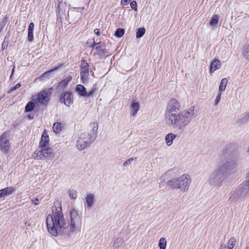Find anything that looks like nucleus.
Segmentation results:
<instances>
[{"instance_id":"nucleus-4","label":"nucleus","mask_w":249,"mask_h":249,"mask_svg":"<svg viewBox=\"0 0 249 249\" xmlns=\"http://www.w3.org/2000/svg\"><path fill=\"white\" fill-rule=\"evenodd\" d=\"M191 182V179L190 176L183 174L177 179L168 181L167 184L173 188L179 189L183 192H185L188 190Z\"/></svg>"},{"instance_id":"nucleus-25","label":"nucleus","mask_w":249,"mask_h":249,"mask_svg":"<svg viewBox=\"0 0 249 249\" xmlns=\"http://www.w3.org/2000/svg\"><path fill=\"white\" fill-rule=\"evenodd\" d=\"M236 243V240L234 237L231 238L228 243V249H232Z\"/></svg>"},{"instance_id":"nucleus-9","label":"nucleus","mask_w":249,"mask_h":249,"mask_svg":"<svg viewBox=\"0 0 249 249\" xmlns=\"http://www.w3.org/2000/svg\"><path fill=\"white\" fill-rule=\"evenodd\" d=\"M49 93L47 90H42L40 91L37 97L38 102L42 105H45L49 100Z\"/></svg>"},{"instance_id":"nucleus-11","label":"nucleus","mask_w":249,"mask_h":249,"mask_svg":"<svg viewBox=\"0 0 249 249\" xmlns=\"http://www.w3.org/2000/svg\"><path fill=\"white\" fill-rule=\"evenodd\" d=\"M80 67V76L81 79H83L86 76V74L89 73V64L85 61H83L81 63Z\"/></svg>"},{"instance_id":"nucleus-20","label":"nucleus","mask_w":249,"mask_h":249,"mask_svg":"<svg viewBox=\"0 0 249 249\" xmlns=\"http://www.w3.org/2000/svg\"><path fill=\"white\" fill-rule=\"evenodd\" d=\"M176 136L173 133H169L165 136V141L168 146H170L173 143V141L175 139Z\"/></svg>"},{"instance_id":"nucleus-48","label":"nucleus","mask_w":249,"mask_h":249,"mask_svg":"<svg viewBox=\"0 0 249 249\" xmlns=\"http://www.w3.org/2000/svg\"><path fill=\"white\" fill-rule=\"evenodd\" d=\"M246 249H249V246L247 247Z\"/></svg>"},{"instance_id":"nucleus-18","label":"nucleus","mask_w":249,"mask_h":249,"mask_svg":"<svg viewBox=\"0 0 249 249\" xmlns=\"http://www.w3.org/2000/svg\"><path fill=\"white\" fill-rule=\"evenodd\" d=\"M89 146L87 144V142H84L80 137L78 138L76 142V147L79 150L82 151Z\"/></svg>"},{"instance_id":"nucleus-31","label":"nucleus","mask_w":249,"mask_h":249,"mask_svg":"<svg viewBox=\"0 0 249 249\" xmlns=\"http://www.w3.org/2000/svg\"><path fill=\"white\" fill-rule=\"evenodd\" d=\"M124 33V30L123 29L118 28L115 33V36L118 37H122Z\"/></svg>"},{"instance_id":"nucleus-34","label":"nucleus","mask_w":249,"mask_h":249,"mask_svg":"<svg viewBox=\"0 0 249 249\" xmlns=\"http://www.w3.org/2000/svg\"><path fill=\"white\" fill-rule=\"evenodd\" d=\"M131 8L135 11H137V4L136 1L133 0L130 3Z\"/></svg>"},{"instance_id":"nucleus-36","label":"nucleus","mask_w":249,"mask_h":249,"mask_svg":"<svg viewBox=\"0 0 249 249\" xmlns=\"http://www.w3.org/2000/svg\"><path fill=\"white\" fill-rule=\"evenodd\" d=\"M221 92H218V95L216 96V98L214 100L215 105H217L221 100Z\"/></svg>"},{"instance_id":"nucleus-13","label":"nucleus","mask_w":249,"mask_h":249,"mask_svg":"<svg viewBox=\"0 0 249 249\" xmlns=\"http://www.w3.org/2000/svg\"><path fill=\"white\" fill-rule=\"evenodd\" d=\"M220 66L221 62L217 59H214L211 63L210 72L212 73L215 70L219 69Z\"/></svg>"},{"instance_id":"nucleus-44","label":"nucleus","mask_w":249,"mask_h":249,"mask_svg":"<svg viewBox=\"0 0 249 249\" xmlns=\"http://www.w3.org/2000/svg\"><path fill=\"white\" fill-rule=\"evenodd\" d=\"M14 69H15V66L14 67V68H13V70H12L11 75H12V74L13 73V72H14Z\"/></svg>"},{"instance_id":"nucleus-47","label":"nucleus","mask_w":249,"mask_h":249,"mask_svg":"<svg viewBox=\"0 0 249 249\" xmlns=\"http://www.w3.org/2000/svg\"><path fill=\"white\" fill-rule=\"evenodd\" d=\"M56 69H57V68H55V69H53L51 71H54V70H55Z\"/></svg>"},{"instance_id":"nucleus-7","label":"nucleus","mask_w":249,"mask_h":249,"mask_svg":"<svg viewBox=\"0 0 249 249\" xmlns=\"http://www.w3.org/2000/svg\"><path fill=\"white\" fill-rule=\"evenodd\" d=\"M10 147V144L6 134H2L0 137V150L2 153H7Z\"/></svg>"},{"instance_id":"nucleus-38","label":"nucleus","mask_w":249,"mask_h":249,"mask_svg":"<svg viewBox=\"0 0 249 249\" xmlns=\"http://www.w3.org/2000/svg\"><path fill=\"white\" fill-rule=\"evenodd\" d=\"M167 174H164L162 176H161V177H160V181L163 183L165 180L167 178Z\"/></svg>"},{"instance_id":"nucleus-22","label":"nucleus","mask_w":249,"mask_h":249,"mask_svg":"<svg viewBox=\"0 0 249 249\" xmlns=\"http://www.w3.org/2000/svg\"><path fill=\"white\" fill-rule=\"evenodd\" d=\"M63 125L59 122L54 123L53 126V129L55 133H59L62 129Z\"/></svg>"},{"instance_id":"nucleus-27","label":"nucleus","mask_w":249,"mask_h":249,"mask_svg":"<svg viewBox=\"0 0 249 249\" xmlns=\"http://www.w3.org/2000/svg\"><path fill=\"white\" fill-rule=\"evenodd\" d=\"M69 195L71 199H75L77 197V192L74 190H70L69 191Z\"/></svg>"},{"instance_id":"nucleus-15","label":"nucleus","mask_w":249,"mask_h":249,"mask_svg":"<svg viewBox=\"0 0 249 249\" xmlns=\"http://www.w3.org/2000/svg\"><path fill=\"white\" fill-rule=\"evenodd\" d=\"M72 77L71 76H68L64 79L62 80L58 83L57 89L61 90L64 89L67 87L69 82L71 80Z\"/></svg>"},{"instance_id":"nucleus-32","label":"nucleus","mask_w":249,"mask_h":249,"mask_svg":"<svg viewBox=\"0 0 249 249\" xmlns=\"http://www.w3.org/2000/svg\"><path fill=\"white\" fill-rule=\"evenodd\" d=\"M50 148L49 145V142H45L40 141L39 142V145L38 148Z\"/></svg>"},{"instance_id":"nucleus-40","label":"nucleus","mask_w":249,"mask_h":249,"mask_svg":"<svg viewBox=\"0 0 249 249\" xmlns=\"http://www.w3.org/2000/svg\"><path fill=\"white\" fill-rule=\"evenodd\" d=\"M130 0H122L121 1V3L123 5H126L127 4V3Z\"/></svg>"},{"instance_id":"nucleus-42","label":"nucleus","mask_w":249,"mask_h":249,"mask_svg":"<svg viewBox=\"0 0 249 249\" xmlns=\"http://www.w3.org/2000/svg\"><path fill=\"white\" fill-rule=\"evenodd\" d=\"M219 249H227V248L225 245H222Z\"/></svg>"},{"instance_id":"nucleus-37","label":"nucleus","mask_w":249,"mask_h":249,"mask_svg":"<svg viewBox=\"0 0 249 249\" xmlns=\"http://www.w3.org/2000/svg\"><path fill=\"white\" fill-rule=\"evenodd\" d=\"M21 85L20 83L17 84L14 87H12L10 89L9 92H12L17 89H18L19 87H20Z\"/></svg>"},{"instance_id":"nucleus-35","label":"nucleus","mask_w":249,"mask_h":249,"mask_svg":"<svg viewBox=\"0 0 249 249\" xmlns=\"http://www.w3.org/2000/svg\"><path fill=\"white\" fill-rule=\"evenodd\" d=\"M40 141L45 142H49V136L48 135H46L45 133V134H43L42 135V137H41Z\"/></svg>"},{"instance_id":"nucleus-28","label":"nucleus","mask_w":249,"mask_h":249,"mask_svg":"<svg viewBox=\"0 0 249 249\" xmlns=\"http://www.w3.org/2000/svg\"><path fill=\"white\" fill-rule=\"evenodd\" d=\"M35 107V104L32 102H29L25 107V111L30 112L33 110Z\"/></svg>"},{"instance_id":"nucleus-17","label":"nucleus","mask_w":249,"mask_h":249,"mask_svg":"<svg viewBox=\"0 0 249 249\" xmlns=\"http://www.w3.org/2000/svg\"><path fill=\"white\" fill-rule=\"evenodd\" d=\"M35 28V24L33 22L30 23L28 29V40L29 42H32L34 40V30Z\"/></svg>"},{"instance_id":"nucleus-12","label":"nucleus","mask_w":249,"mask_h":249,"mask_svg":"<svg viewBox=\"0 0 249 249\" xmlns=\"http://www.w3.org/2000/svg\"><path fill=\"white\" fill-rule=\"evenodd\" d=\"M15 191L13 187H6L0 190V197H3L11 195Z\"/></svg>"},{"instance_id":"nucleus-26","label":"nucleus","mask_w":249,"mask_h":249,"mask_svg":"<svg viewBox=\"0 0 249 249\" xmlns=\"http://www.w3.org/2000/svg\"><path fill=\"white\" fill-rule=\"evenodd\" d=\"M166 239L162 237L159 240V246L160 247V249H165L166 247Z\"/></svg>"},{"instance_id":"nucleus-29","label":"nucleus","mask_w":249,"mask_h":249,"mask_svg":"<svg viewBox=\"0 0 249 249\" xmlns=\"http://www.w3.org/2000/svg\"><path fill=\"white\" fill-rule=\"evenodd\" d=\"M243 55L245 58L249 61V44L246 47Z\"/></svg>"},{"instance_id":"nucleus-2","label":"nucleus","mask_w":249,"mask_h":249,"mask_svg":"<svg viewBox=\"0 0 249 249\" xmlns=\"http://www.w3.org/2000/svg\"><path fill=\"white\" fill-rule=\"evenodd\" d=\"M179 109L178 102L175 99H171L167 104L165 114L167 124L177 130L185 128L191 120L196 116L194 107L177 114Z\"/></svg>"},{"instance_id":"nucleus-30","label":"nucleus","mask_w":249,"mask_h":249,"mask_svg":"<svg viewBox=\"0 0 249 249\" xmlns=\"http://www.w3.org/2000/svg\"><path fill=\"white\" fill-rule=\"evenodd\" d=\"M145 30L144 28H139L136 32V37L140 38L144 35L145 33Z\"/></svg>"},{"instance_id":"nucleus-14","label":"nucleus","mask_w":249,"mask_h":249,"mask_svg":"<svg viewBox=\"0 0 249 249\" xmlns=\"http://www.w3.org/2000/svg\"><path fill=\"white\" fill-rule=\"evenodd\" d=\"M85 199L88 208H91L95 201L94 196L92 194H87Z\"/></svg>"},{"instance_id":"nucleus-23","label":"nucleus","mask_w":249,"mask_h":249,"mask_svg":"<svg viewBox=\"0 0 249 249\" xmlns=\"http://www.w3.org/2000/svg\"><path fill=\"white\" fill-rule=\"evenodd\" d=\"M219 21V16L217 15H213L211 18L209 24L212 27L216 26Z\"/></svg>"},{"instance_id":"nucleus-24","label":"nucleus","mask_w":249,"mask_h":249,"mask_svg":"<svg viewBox=\"0 0 249 249\" xmlns=\"http://www.w3.org/2000/svg\"><path fill=\"white\" fill-rule=\"evenodd\" d=\"M227 83L228 80L227 79V78H223L221 81L220 86L219 87L218 92H221V91H224L225 90Z\"/></svg>"},{"instance_id":"nucleus-6","label":"nucleus","mask_w":249,"mask_h":249,"mask_svg":"<svg viewBox=\"0 0 249 249\" xmlns=\"http://www.w3.org/2000/svg\"><path fill=\"white\" fill-rule=\"evenodd\" d=\"M90 126L92 127V130L90 132L83 133L79 137L84 142H87V144L89 146L96 138L98 129V124L96 122H93L90 124Z\"/></svg>"},{"instance_id":"nucleus-16","label":"nucleus","mask_w":249,"mask_h":249,"mask_svg":"<svg viewBox=\"0 0 249 249\" xmlns=\"http://www.w3.org/2000/svg\"><path fill=\"white\" fill-rule=\"evenodd\" d=\"M239 192H240V196L245 197L246 195L249 194V186L245 185L243 182L239 187Z\"/></svg>"},{"instance_id":"nucleus-46","label":"nucleus","mask_w":249,"mask_h":249,"mask_svg":"<svg viewBox=\"0 0 249 249\" xmlns=\"http://www.w3.org/2000/svg\"><path fill=\"white\" fill-rule=\"evenodd\" d=\"M247 152H249V146H248V149H247Z\"/></svg>"},{"instance_id":"nucleus-10","label":"nucleus","mask_w":249,"mask_h":249,"mask_svg":"<svg viewBox=\"0 0 249 249\" xmlns=\"http://www.w3.org/2000/svg\"><path fill=\"white\" fill-rule=\"evenodd\" d=\"M90 47L93 49L94 48L97 51V53L99 55H101L104 53V50L103 49L104 45L101 42L96 43L94 39H93L92 44Z\"/></svg>"},{"instance_id":"nucleus-41","label":"nucleus","mask_w":249,"mask_h":249,"mask_svg":"<svg viewBox=\"0 0 249 249\" xmlns=\"http://www.w3.org/2000/svg\"><path fill=\"white\" fill-rule=\"evenodd\" d=\"M94 33L97 36H99L100 34V30L99 29L97 28L94 30Z\"/></svg>"},{"instance_id":"nucleus-45","label":"nucleus","mask_w":249,"mask_h":249,"mask_svg":"<svg viewBox=\"0 0 249 249\" xmlns=\"http://www.w3.org/2000/svg\"><path fill=\"white\" fill-rule=\"evenodd\" d=\"M247 118L249 119V113L247 115Z\"/></svg>"},{"instance_id":"nucleus-8","label":"nucleus","mask_w":249,"mask_h":249,"mask_svg":"<svg viewBox=\"0 0 249 249\" xmlns=\"http://www.w3.org/2000/svg\"><path fill=\"white\" fill-rule=\"evenodd\" d=\"M61 99L67 107H70L73 103V96L72 92L69 91H66L63 93Z\"/></svg>"},{"instance_id":"nucleus-33","label":"nucleus","mask_w":249,"mask_h":249,"mask_svg":"<svg viewBox=\"0 0 249 249\" xmlns=\"http://www.w3.org/2000/svg\"><path fill=\"white\" fill-rule=\"evenodd\" d=\"M136 159H137V158H134V157L130 158V159H129L128 160H126L125 161H124V162L123 165L124 166H128L129 165L131 164L132 163V162H133V161L135 160Z\"/></svg>"},{"instance_id":"nucleus-1","label":"nucleus","mask_w":249,"mask_h":249,"mask_svg":"<svg viewBox=\"0 0 249 249\" xmlns=\"http://www.w3.org/2000/svg\"><path fill=\"white\" fill-rule=\"evenodd\" d=\"M53 207L52 214H49L46 218V224L48 232L54 236L62 235L65 230L70 226L72 232L80 231L82 225L81 216L78 211L72 209L69 211L70 224L67 223L62 212L59 203Z\"/></svg>"},{"instance_id":"nucleus-49","label":"nucleus","mask_w":249,"mask_h":249,"mask_svg":"<svg viewBox=\"0 0 249 249\" xmlns=\"http://www.w3.org/2000/svg\"><path fill=\"white\" fill-rule=\"evenodd\" d=\"M47 74V72L44 73L43 75Z\"/></svg>"},{"instance_id":"nucleus-43","label":"nucleus","mask_w":249,"mask_h":249,"mask_svg":"<svg viewBox=\"0 0 249 249\" xmlns=\"http://www.w3.org/2000/svg\"><path fill=\"white\" fill-rule=\"evenodd\" d=\"M38 199L37 198H36L33 202H34V203L35 205H37L38 204Z\"/></svg>"},{"instance_id":"nucleus-5","label":"nucleus","mask_w":249,"mask_h":249,"mask_svg":"<svg viewBox=\"0 0 249 249\" xmlns=\"http://www.w3.org/2000/svg\"><path fill=\"white\" fill-rule=\"evenodd\" d=\"M54 156L53 150L51 148H38L33 154L34 159L40 160H52Z\"/></svg>"},{"instance_id":"nucleus-21","label":"nucleus","mask_w":249,"mask_h":249,"mask_svg":"<svg viewBox=\"0 0 249 249\" xmlns=\"http://www.w3.org/2000/svg\"><path fill=\"white\" fill-rule=\"evenodd\" d=\"M131 113L133 116H135L140 109L139 104L137 102H133L131 105Z\"/></svg>"},{"instance_id":"nucleus-3","label":"nucleus","mask_w":249,"mask_h":249,"mask_svg":"<svg viewBox=\"0 0 249 249\" xmlns=\"http://www.w3.org/2000/svg\"><path fill=\"white\" fill-rule=\"evenodd\" d=\"M238 157L237 155L229 154L226 155L219 163L217 168L213 171L210 178V182L215 185H219L226 180L227 173L234 171L237 166Z\"/></svg>"},{"instance_id":"nucleus-19","label":"nucleus","mask_w":249,"mask_h":249,"mask_svg":"<svg viewBox=\"0 0 249 249\" xmlns=\"http://www.w3.org/2000/svg\"><path fill=\"white\" fill-rule=\"evenodd\" d=\"M75 91L77 92L79 96L85 97L86 96V89L84 86L82 85H77L75 88Z\"/></svg>"},{"instance_id":"nucleus-39","label":"nucleus","mask_w":249,"mask_h":249,"mask_svg":"<svg viewBox=\"0 0 249 249\" xmlns=\"http://www.w3.org/2000/svg\"><path fill=\"white\" fill-rule=\"evenodd\" d=\"M93 92H94L93 89H91L89 92L87 91L86 95L87 96V97H90V96H92Z\"/></svg>"}]
</instances>
